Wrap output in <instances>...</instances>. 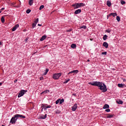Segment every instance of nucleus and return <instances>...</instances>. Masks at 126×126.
<instances>
[{"label": "nucleus", "mask_w": 126, "mask_h": 126, "mask_svg": "<svg viewBox=\"0 0 126 126\" xmlns=\"http://www.w3.org/2000/svg\"><path fill=\"white\" fill-rule=\"evenodd\" d=\"M1 126H4V125H2Z\"/></svg>", "instance_id": "nucleus-54"}, {"label": "nucleus", "mask_w": 126, "mask_h": 126, "mask_svg": "<svg viewBox=\"0 0 126 126\" xmlns=\"http://www.w3.org/2000/svg\"><path fill=\"white\" fill-rule=\"evenodd\" d=\"M102 55H107V52H102Z\"/></svg>", "instance_id": "nucleus-43"}, {"label": "nucleus", "mask_w": 126, "mask_h": 126, "mask_svg": "<svg viewBox=\"0 0 126 126\" xmlns=\"http://www.w3.org/2000/svg\"><path fill=\"white\" fill-rule=\"evenodd\" d=\"M71 48H72V49H75V48H76V44H72L71 45Z\"/></svg>", "instance_id": "nucleus-20"}, {"label": "nucleus", "mask_w": 126, "mask_h": 126, "mask_svg": "<svg viewBox=\"0 0 126 126\" xmlns=\"http://www.w3.org/2000/svg\"><path fill=\"white\" fill-rule=\"evenodd\" d=\"M76 109H77V104L76 103L72 107V111H76Z\"/></svg>", "instance_id": "nucleus-7"}, {"label": "nucleus", "mask_w": 126, "mask_h": 126, "mask_svg": "<svg viewBox=\"0 0 126 126\" xmlns=\"http://www.w3.org/2000/svg\"><path fill=\"white\" fill-rule=\"evenodd\" d=\"M2 44V43L0 41V46H1Z\"/></svg>", "instance_id": "nucleus-48"}, {"label": "nucleus", "mask_w": 126, "mask_h": 126, "mask_svg": "<svg viewBox=\"0 0 126 126\" xmlns=\"http://www.w3.org/2000/svg\"><path fill=\"white\" fill-rule=\"evenodd\" d=\"M69 80H70V79L65 80V81L64 82V83L65 84L67 83V82H68V81H69Z\"/></svg>", "instance_id": "nucleus-40"}, {"label": "nucleus", "mask_w": 126, "mask_h": 126, "mask_svg": "<svg viewBox=\"0 0 126 126\" xmlns=\"http://www.w3.org/2000/svg\"><path fill=\"white\" fill-rule=\"evenodd\" d=\"M80 12H81V9H79L76 10L75 12H74V14H79V13H80Z\"/></svg>", "instance_id": "nucleus-12"}, {"label": "nucleus", "mask_w": 126, "mask_h": 126, "mask_svg": "<svg viewBox=\"0 0 126 126\" xmlns=\"http://www.w3.org/2000/svg\"><path fill=\"white\" fill-rule=\"evenodd\" d=\"M71 31V29L67 30V32H70Z\"/></svg>", "instance_id": "nucleus-44"}, {"label": "nucleus", "mask_w": 126, "mask_h": 126, "mask_svg": "<svg viewBox=\"0 0 126 126\" xmlns=\"http://www.w3.org/2000/svg\"><path fill=\"white\" fill-rule=\"evenodd\" d=\"M26 92H27V90H22L20 91V93L18 95V98H20V97H22V96H23V95H24L25 93H26Z\"/></svg>", "instance_id": "nucleus-3"}, {"label": "nucleus", "mask_w": 126, "mask_h": 126, "mask_svg": "<svg viewBox=\"0 0 126 126\" xmlns=\"http://www.w3.org/2000/svg\"><path fill=\"white\" fill-rule=\"evenodd\" d=\"M105 32H107V33H110L111 32V30H110L109 29H108V30H106Z\"/></svg>", "instance_id": "nucleus-38"}, {"label": "nucleus", "mask_w": 126, "mask_h": 126, "mask_svg": "<svg viewBox=\"0 0 126 126\" xmlns=\"http://www.w3.org/2000/svg\"><path fill=\"white\" fill-rule=\"evenodd\" d=\"M63 102H64V99H63V98L62 99H60V104L62 105V103H63Z\"/></svg>", "instance_id": "nucleus-28"}, {"label": "nucleus", "mask_w": 126, "mask_h": 126, "mask_svg": "<svg viewBox=\"0 0 126 126\" xmlns=\"http://www.w3.org/2000/svg\"><path fill=\"white\" fill-rule=\"evenodd\" d=\"M18 27H19V24H17V25H15V26L12 29V31H15V30H16V29L18 28Z\"/></svg>", "instance_id": "nucleus-9"}, {"label": "nucleus", "mask_w": 126, "mask_h": 126, "mask_svg": "<svg viewBox=\"0 0 126 126\" xmlns=\"http://www.w3.org/2000/svg\"><path fill=\"white\" fill-rule=\"evenodd\" d=\"M48 72H49V69L46 68L45 70V72L42 74V75H46Z\"/></svg>", "instance_id": "nucleus-21"}, {"label": "nucleus", "mask_w": 126, "mask_h": 126, "mask_svg": "<svg viewBox=\"0 0 126 126\" xmlns=\"http://www.w3.org/2000/svg\"><path fill=\"white\" fill-rule=\"evenodd\" d=\"M107 5L110 7L111 5H112V3H111V1L110 0L107 1Z\"/></svg>", "instance_id": "nucleus-17"}, {"label": "nucleus", "mask_w": 126, "mask_h": 126, "mask_svg": "<svg viewBox=\"0 0 126 126\" xmlns=\"http://www.w3.org/2000/svg\"><path fill=\"white\" fill-rule=\"evenodd\" d=\"M117 13H111L109 14V16H113V17H115V16H117Z\"/></svg>", "instance_id": "nucleus-13"}, {"label": "nucleus", "mask_w": 126, "mask_h": 126, "mask_svg": "<svg viewBox=\"0 0 126 126\" xmlns=\"http://www.w3.org/2000/svg\"><path fill=\"white\" fill-rule=\"evenodd\" d=\"M107 37H108V35L106 34L103 36V39L104 40V41H106V40H107Z\"/></svg>", "instance_id": "nucleus-23"}, {"label": "nucleus", "mask_w": 126, "mask_h": 126, "mask_svg": "<svg viewBox=\"0 0 126 126\" xmlns=\"http://www.w3.org/2000/svg\"><path fill=\"white\" fill-rule=\"evenodd\" d=\"M110 16H109V15H108L107 16V19L109 18V17H110Z\"/></svg>", "instance_id": "nucleus-46"}, {"label": "nucleus", "mask_w": 126, "mask_h": 126, "mask_svg": "<svg viewBox=\"0 0 126 126\" xmlns=\"http://www.w3.org/2000/svg\"><path fill=\"white\" fill-rule=\"evenodd\" d=\"M33 2V0H29V4L30 5H32Z\"/></svg>", "instance_id": "nucleus-19"}, {"label": "nucleus", "mask_w": 126, "mask_h": 126, "mask_svg": "<svg viewBox=\"0 0 126 126\" xmlns=\"http://www.w3.org/2000/svg\"><path fill=\"white\" fill-rule=\"evenodd\" d=\"M40 80H44V77H43V76L40 77Z\"/></svg>", "instance_id": "nucleus-42"}, {"label": "nucleus", "mask_w": 126, "mask_h": 126, "mask_svg": "<svg viewBox=\"0 0 126 126\" xmlns=\"http://www.w3.org/2000/svg\"><path fill=\"white\" fill-rule=\"evenodd\" d=\"M46 38H47V36L46 35H43L42 36V37L40 38V41H44V40H45V39H46Z\"/></svg>", "instance_id": "nucleus-18"}, {"label": "nucleus", "mask_w": 126, "mask_h": 126, "mask_svg": "<svg viewBox=\"0 0 126 126\" xmlns=\"http://www.w3.org/2000/svg\"><path fill=\"white\" fill-rule=\"evenodd\" d=\"M114 117V115L112 114H108L106 117L107 119H111Z\"/></svg>", "instance_id": "nucleus-16"}, {"label": "nucleus", "mask_w": 126, "mask_h": 126, "mask_svg": "<svg viewBox=\"0 0 126 126\" xmlns=\"http://www.w3.org/2000/svg\"><path fill=\"white\" fill-rule=\"evenodd\" d=\"M55 113H56V114H60L61 113V111H60V110H56V111H55Z\"/></svg>", "instance_id": "nucleus-39"}, {"label": "nucleus", "mask_w": 126, "mask_h": 126, "mask_svg": "<svg viewBox=\"0 0 126 126\" xmlns=\"http://www.w3.org/2000/svg\"><path fill=\"white\" fill-rule=\"evenodd\" d=\"M87 62H90V60L89 59L87 60Z\"/></svg>", "instance_id": "nucleus-51"}, {"label": "nucleus", "mask_w": 126, "mask_h": 126, "mask_svg": "<svg viewBox=\"0 0 126 126\" xmlns=\"http://www.w3.org/2000/svg\"><path fill=\"white\" fill-rule=\"evenodd\" d=\"M14 82H15V83L17 82V80H15Z\"/></svg>", "instance_id": "nucleus-49"}, {"label": "nucleus", "mask_w": 126, "mask_h": 126, "mask_svg": "<svg viewBox=\"0 0 126 126\" xmlns=\"http://www.w3.org/2000/svg\"><path fill=\"white\" fill-rule=\"evenodd\" d=\"M103 47H105V48H106V49H107L108 48V47H109V44H108V43L104 42L103 43Z\"/></svg>", "instance_id": "nucleus-11"}, {"label": "nucleus", "mask_w": 126, "mask_h": 126, "mask_svg": "<svg viewBox=\"0 0 126 126\" xmlns=\"http://www.w3.org/2000/svg\"><path fill=\"white\" fill-rule=\"evenodd\" d=\"M49 108H52V106L46 104V109H49Z\"/></svg>", "instance_id": "nucleus-36"}, {"label": "nucleus", "mask_w": 126, "mask_h": 126, "mask_svg": "<svg viewBox=\"0 0 126 126\" xmlns=\"http://www.w3.org/2000/svg\"><path fill=\"white\" fill-rule=\"evenodd\" d=\"M72 6H73V7H74V9H76L77 8H79V4H78V3H76L72 5Z\"/></svg>", "instance_id": "nucleus-6"}, {"label": "nucleus", "mask_w": 126, "mask_h": 126, "mask_svg": "<svg viewBox=\"0 0 126 126\" xmlns=\"http://www.w3.org/2000/svg\"><path fill=\"white\" fill-rule=\"evenodd\" d=\"M45 7V6L44 5H41L39 7V10H42Z\"/></svg>", "instance_id": "nucleus-30"}, {"label": "nucleus", "mask_w": 126, "mask_h": 126, "mask_svg": "<svg viewBox=\"0 0 126 126\" xmlns=\"http://www.w3.org/2000/svg\"><path fill=\"white\" fill-rule=\"evenodd\" d=\"M116 19H117V21H118V22H120V21H121V18H120V16H117Z\"/></svg>", "instance_id": "nucleus-31"}, {"label": "nucleus", "mask_w": 126, "mask_h": 126, "mask_svg": "<svg viewBox=\"0 0 126 126\" xmlns=\"http://www.w3.org/2000/svg\"><path fill=\"white\" fill-rule=\"evenodd\" d=\"M35 27H36V24L35 23H33L32 24V29L35 28Z\"/></svg>", "instance_id": "nucleus-32"}, {"label": "nucleus", "mask_w": 126, "mask_h": 126, "mask_svg": "<svg viewBox=\"0 0 126 126\" xmlns=\"http://www.w3.org/2000/svg\"><path fill=\"white\" fill-rule=\"evenodd\" d=\"M48 92H49V90H45V91L42 92L41 93V94H47V93H48Z\"/></svg>", "instance_id": "nucleus-24"}, {"label": "nucleus", "mask_w": 126, "mask_h": 126, "mask_svg": "<svg viewBox=\"0 0 126 126\" xmlns=\"http://www.w3.org/2000/svg\"><path fill=\"white\" fill-rule=\"evenodd\" d=\"M89 84H90V85H93V86H97V87H99V89L100 90H102V92L104 93L107 92V87L105 85V84H103V83L101 82H93L89 83Z\"/></svg>", "instance_id": "nucleus-1"}, {"label": "nucleus", "mask_w": 126, "mask_h": 126, "mask_svg": "<svg viewBox=\"0 0 126 126\" xmlns=\"http://www.w3.org/2000/svg\"><path fill=\"white\" fill-rule=\"evenodd\" d=\"M28 40V38H26L25 41H27Z\"/></svg>", "instance_id": "nucleus-50"}, {"label": "nucleus", "mask_w": 126, "mask_h": 126, "mask_svg": "<svg viewBox=\"0 0 126 126\" xmlns=\"http://www.w3.org/2000/svg\"><path fill=\"white\" fill-rule=\"evenodd\" d=\"M62 73H55L53 74V79H55V80H57L61 77V76L62 75Z\"/></svg>", "instance_id": "nucleus-2"}, {"label": "nucleus", "mask_w": 126, "mask_h": 126, "mask_svg": "<svg viewBox=\"0 0 126 126\" xmlns=\"http://www.w3.org/2000/svg\"><path fill=\"white\" fill-rule=\"evenodd\" d=\"M116 102L117 103V104H123V101H122V100H119V101L117 100Z\"/></svg>", "instance_id": "nucleus-26"}, {"label": "nucleus", "mask_w": 126, "mask_h": 126, "mask_svg": "<svg viewBox=\"0 0 126 126\" xmlns=\"http://www.w3.org/2000/svg\"><path fill=\"white\" fill-rule=\"evenodd\" d=\"M26 12H27L28 14H29V13H30V12H31V10L28 9V10H27Z\"/></svg>", "instance_id": "nucleus-35"}, {"label": "nucleus", "mask_w": 126, "mask_h": 126, "mask_svg": "<svg viewBox=\"0 0 126 126\" xmlns=\"http://www.w3.org/2000/svg\"><path fill=\"white\" fill-rule=\"evenodd\" d=\"M41 109L42 111H43V109H44V110H47V104H42L41 106Z\"/></svg>", "instance_id": "nucleus-8"}, {"label": "nucleus", "mask_w": 126, "mask_h": 126, "mask_svg": "<svg viewBox=\"0 0 126 126\" xmlns=\"http://www.w3.org/2000/svg\"><path fill=\"white\" fill-rule=\"evenodd\" d=\"M45 47H47V45H46Z\"/></svg>", "instance_id": "nucleus-55"}, {"label": "nucleus", "mask_w": 126, "mask_h": 126, "mask_svg": "<svg viewBox=\"0 0 126 126\" xmlns=\"http://www.w3.org/2000/svg\"><path fill=\"white\" fill-rule=\"evenodd\" d=\"M38 22H39V19L38 18H37L35 21H34V23L35 24H37V23H38Z\"/></svg>", "instance_id": "nucleus-34"}, {"label": "nucleus", "mask_w": 126, "mask_h": 126, "mask_svg": "<svg viewBox=\"0 0 126 126\" xmlns=\"http://www.w3.org/2000/svg\"><path fill=\"white\" fill-rule=\"evenodd\" d=\"M15 118H17V119H19V118H21V119H25L26 117L25 116H23L22 115L16 114Z\"/></svg>", "instance_id": "nucleus-5"}, {"label": "nucleus", "mask_w": 126, "mask_h": 126, "mask_svg": "<svg viewBox=\"0 0 126 126\" xmlns=\"http://www.w3.org/2000/svg\"><path fill=\"white\" fill-rule=\"evenodd\" d=\"M105 112H107V113H109V112H111V110H110V109H106Z\"/></svg>", "instance_id": "nucleus-41"}, {"label": "nucleus", "mask_w": 126, "mask_h": 126, "mask_svg": "<svg viewBox=\"0 0 126 126\" xmlns=\"http://www.w3.org/2000/svg\"><path fill=\"white\" fill-rule=\"evenodd\" d=\"M78 4H79V6L80 7H81V6H84V5H85V4L83 3H78Z\"/></svg>", "instance_id": "nucleus-22"}, {"label": "nucleus", "mask_w": 126, "mask_h": 126, "mask_svg": "<svg viewBox=\"0 0 126 126\" xmlns=\"http://www.w3.org/2000/svg\"><path fill=\"white\" fill-rule=\"evenodd\" d=\"M2 83H0V85H2Z\"/></svg>", "instance_id": "nucleus-52"}, {"label": "nucleus", "mask_w": 126, "mask_h": 126, "mask_svg": "<svg viewBox=\"0 0 126 126\" xmlns=\"http://www.w3.org/2000/svg\"><path fill=\"white\" fill-rule=\"evenodd\" d=\"M5 8H1V10L2 11V10H4Z\"/></svg>", "instance_id": "nucleus-45"}, {"label": "nucleus", "mask_w": 126, "mask_h": 126, "mask_svg": "<svg viewBox=\"0 0 126 126\" xmlns=\"http://www.w3.org/2000/svg\"><path fill=\"white\" fill-rule=\"evenodd\" d=\"M87 27L86 26H82L80 27V29H86Z\"/></svg>", "instance_id": "nucleus-27"}, {"label": "nucleus", "mask_w": 126, "mask_h": 126, "mask_svg": "<svg viewBox=\"0 0 126 126\" xmlns=\"http://www.w3.org/2000/svg\"><path fill=\"white\" fill-rule=\"evenodd\" d=\"M78 70H74L73 71L69 72L68 74H70L71 73H78Z\"/></svg>", "instance_id": "nucleus-10"}, {"label": "nucleus", "mask_w": 126, "mask_h": 126, "mask_svg": "<svg viewBox=\"0 0 126 126\" xmlns=\"http://www.w3.org/2000/svg\"><path fill=\"white\" fill-rule=\"evenodd\" d=\"M118 87H120V88H123L124 87L123 84H118Z\"/></svg>", "instance_id": "nucleus-29"}, {"label": "nucleus", "mask_w": 126, "mask_h": 126, "mask_svg": "<svg viewBox=\"0 0 126 126\" xmlns=\"http://www.w3.org/2000/svg\"><path fill=\"white\" fill-rule=\"evenodd\" d=\"M60 101H61V99H58L56 101L55 103L56 105H58V104L60 103Z\"/></svg>", "instance_id": "nucleus-33"}, {"label": "nucleus", "mask_w": 126, "mask_h": 126, "mask_svg": "<svg viewBox=\"0 0 126 126\" xmlns=\"http://www.w3.org/2000/svg\"><path fill=\"white\" fill-rule=\"evenodd\" d=\"M47 118V114H45V115H41L39 117V119H42L43 120H45Z\"/></svg>", "instance_id": "nucleus-14"}, {"label": "nucleus", "mask_w": 126, "mask_h": 126, "mask_svg": "<svg viewBox=\"0 0 126 126\" xmlns=\"http://www.w3.org/2000/svg\"><path fill=\"white\" fill-rule=\"evenodd\" d=\"M1 21L2 23H4L5 20H4V17L3 16L1 17Z\"/></svg>", "instance_id": "nucleus-25"}, {"label": "nucleus", "mask_w": 126, "mask_h": 126, "mask_svg": "<svg viewBox=\"0 0 126 126\" xmlns=\"http://www.w3.org/2000/svg\"><path fill=\"white\" fill-rule=\"evenodd\" d=\"M17 120H18V119L17 118V117H15V115H14V117H13L10 121V123H11L12 125H13V124H15L16 123V121H17Z\"/></svg>", "instance_id": "nucleus-4"}, {"label": "nucleus", "mask_w": 126, "mask_h": 126, "mask_svg": "<svg viewBox=\"0 0 126 126\" xmlns=\"http://www.w3.org/2000/svg\"><path fill=\"white\" fill-rule=\"evenodd\" d=\"M110 108V106H109L108 104H105L103 107V109H109Z\"/></svg>", "instance_id": "nucleus-15"}, {"label": "nucleus", "mask_w": 126, "mask_h": 126, "mask_svg": "<svg viewBox=\"0 0 126 126\" xmlns=\"http://www.w3.org/2000/svg\"><path fill=\"white\" fill-rule=\"evenodd\" d=\"M0 13H1V11L0 10Z\"/></svg>", "instance_id": "nucleus-53"}, {"label": "nucleus", "mask_w": 126, "mask_h": 126, "mask_svg": "<svg viewBox=\"0 0 126 126\" xmlns=\"http://www.w3.org/2000/svg\"><path fill=\"white\" fill-rule=\"evenodd\" d=\"M38 26H42V25L40 24H38Z\"/></svg>", "instance_id": "nucleus-47"}, {"label": "nucleus", "mask_w": 126, "mask_h": 126, "mask_svg": "<svg viewBox=\"0 0 126 126\" xmlns=\"http://www.w3.org/2000/svg\"><path fill=\"white\" fill-rule=\"evenodd\" d=\"M121 4H126V1L124 0H121Z\"/></svg>", "instance_id": "nucleus-37"}]
</instances>
